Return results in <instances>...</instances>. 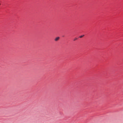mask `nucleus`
Returning <instances> with one entry per match:
<instances>
[{
  "instance_id": "obj_1",
  "label": "nucleus",
  "mask_w": 123,
  "mask_h": 123,
  "mask_svg": "<svg viewBox=\"0 0 123 123\" xmlns=\"http://www.w3.org/2000/svg\"><path fill=\"white\" fill-rule=\"evenodd\" d=\"M59 38L60 37H57L55 38V40L56 41H57L59 39Z\"/></svg>"
},
{
  "instance_id": "obj_2",
  "label": "nucleus",
  "mask_w": 123,
  "mask_h": 123,
  "mask_svg": "<svg viewBox=\"0 0 123 123\" xmlns=\"http://www.w3.org/2000/svg\"><path fill=\"white\" fill-rule=\"evenodd\" d=\"M84 36V35H82V36H80L79 37H80V38H82V37H83V36Z\"/></svg>"
},
{
  "instance_id": "obj_3",
  "label": "nucleus",
  "mask_w": 123,
  "mask_h": 123,
  "mask_svg": "<svg viewBox=\"0 0 123 123\" xmlns=\"http://www.w3.org/2000/svg\"><path fill=\"white\" fill-rule=\"evenodd\" d=\"M77 38H75L74 39V41H75L76 40H77Z\"/></svg>"
}]
</instances>
